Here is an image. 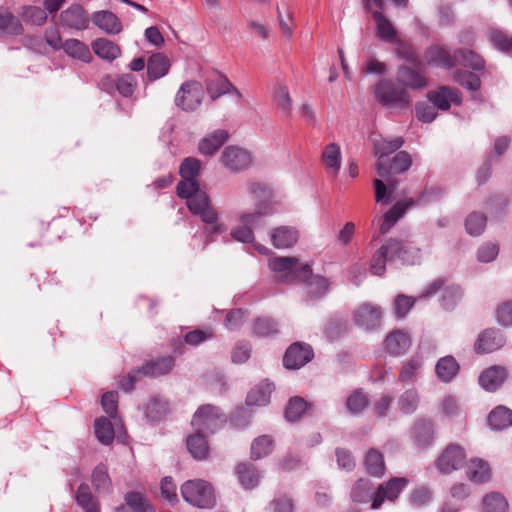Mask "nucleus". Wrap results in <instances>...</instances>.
Here are the masks:
<instances>
[{"instance_id":"1","label":"nucleus","mask_w":512,"mask_h":512,"mask_svg":"<svg viewBox=\"0 0 512 512\" xmlns=\"http://www.w3.org/2000/svg\"><path fill=\"white\" fill-rule=\"evenodd\" d=\"M200 169L201 161L197 158L187 157L182 161L179 167L182 180L177 184V195L186 199L188 209L201 219L209 235H219L224 233L227 227L219 221L218 212L211 204L207 193L200 190L197 180Z\"/></svg>"},{"instance_id":"2","label":"nucleus","mask_w":512,"mask_h":512,"mask_svg":"<svg viewBox=\"0 0 512 512\" xmlns=\"http://www.w3.org/2000/svg\"><path fill=\"white\" fill-rule=\"evenodd\" d=\"M374 96L381 106L389 110H405L411 105V97L406 88L391 79L379 81Z\"/></svg>"},{"instance_id":"3","label":"nucleus","mask_w":512,"mask_h":512,"mask_svg":"<svg viewBox=\"0 0 512 512\" xmlns=\"http://www.w3.org/2000/svg\"><path fill=\"white\" fill-rule=\"evenodd\" d=\"M268 265L277 274L278 280L285 283L300 282L311 275L310 265L300 264L296 257H273L268 260Z\"/></svg>"},{"instance_id":"4","label":"nucleus","mask_w":512,"mask_h":512,"mask_svg":"<svg viewBox=\"0 0 512 512\" xmlns=\"http://www.w3.org/2000/svg\"><path fill=\"white\" fill-rule=\"evenodd\" d=\"M402 56L407 62L413 64L416 69L402 65L397 70V83L412 90H423L428 87L429 82L421 71L422 64L418 61L414 51L410 47H403Z\"/></svg>"},{"instance_id":"5","label":"nucleus","mask_w":512,"mask_h":512,"mask_svg":"<svg viewBox=\"0 0 512 512\" xmlns=\"http://www.w3.org/2000/svg\"><path fill=\"white\" fill-rule=\"evenodd\" d=\"M181 495L186 502L198 508L209 509L216 503L212 485L202 479L186 481L181 486Z\"/></svg>"},{"instance_id":"6","label":"nucleus","mask_w":512,"mask_h":512,"mask_svg":"<svg viewBox=\"0 0 512 512\" xmlns=\"http://www.w3.org/2000/svg\"><path fill=\"white\" fill-rule=\"evenodd\" d=\"M226 421V415L218 407L206 404L196 410L191 424L196 431L213 434L223 427Z\"/></svg>"},{"instance_id":"7","label":"nucleus","mask_w":512,"mask_h":512,"mask_svg":"<svg viewBox=\"0 0 512 512\" xmlns=\"http://www.w3.org/2000/svg\"><path fill=\"white\" fill-rule=\"evenodd\" d=\"M404 144L402 137L394 138H381L374 141V153L378 157L376 168L380 177H387L390 175V168L388 167V156Z\"/></svg>"},{"instance_id":"8","label":"nucleus","mask_w":512,"mask_h":512,"mask_svg":"<svg viewBox=\"0 0 512 512\" xmlns=\"http://www.w3.org/2000/svg\"><path fill=\"white\" fill-rule=\"evenodd\" d=\"M204 90L197 81L183 83L176 94L175 104L182 110L190 112L196 110L202 103Z\"/></svg>"},{"instance_id":"9","label":"nucleus","mask_w":512,"mask_h":512,"mask_svg":"<svg viewBox=\"0 0 512 512\" xmlns=\"http://www.w3.org/2000/svg\"><path fill=\"white\" fill-rule=\"evenodd\" d=\"M439 292H441V306L445 310H452L462 297V291L459 286L447 285L443 279H438L431 283L421 297L433 296Z\"/></svg>"},{"instance_id":"10","label":"nucleus","mask_w":512,"mask_h":512,"mask_svg":"<svg viewBox=\"0 0 512 512\" xmlns=\"http://www.w3.org/2000/svg\"><path fill=\"white\" fill-rule=\"evenodd\" d=\"M465 458L463 447L458 444H450L439 455L435 465L441 473L450 474L463 466Z\"/></svg>"},{"instance_id":"11","label":"nucleus","mask_w":512,"mask_h":512,"mask_svg":"<svg viewBox=\"0 0 512 512\" xmlns=\"http://www.w3.org/2000/svg\"><path fill=\"white\" fill-rule=\"evenodd\" d=\"M313 357L311 347L304 343H294L285 352L284 366L288 369H299L308 363Z\"/></svg>"},{"instance_id":"12","label":"nucleus","mask_w":512,"mask_h":512,"mask_svg":"<svg viewBox=\"0 0 512 512\" xmlns=\"http://www.w3.org/2000/svg\"><path fill=\"white\" fill-rule=\"evenodd\" d=\"M408 480L406 478H393L388 482L379 485L376 489V495L373 503L371 504L372 509H379L385 500L394 501L397 499L400 492L407 485Z\"/></svg>"},{"instance_id":"13","label":"nucleus","mask_w":512,"mask_h":512,"mask_svg":"<svg viewBox=\"0 0 512 512\" xmlns=\"http://www.w3.org/2000/svg\"><path fill=\"white\" fill-rule=\"evenodd\" d=\"M381 317L380 307L369 303L360 305L354 312L355 323L366 330H373L379 327Z\"/></svg>"},{"instance_id":"14","label":"nucleus","mask_w":512,"mask_h":512,"mask_svg":"<svg viewBox=\"0 0 512 512\" xmlns=\"http://www.w3.org/2000/svg\"><path fill=\"white\" fill-rule=\"evenodd\" d=\"M59 21L61 26L75 30H84L89 24L87 13L79 4H73L62 11Z\"/></svg>"},{"instance_id":"15","label":"nucleus","mask_w":512,"mask_h":512,"mask_svg":"<svg viewBox=\"0 0 512 512\" xmlns=\"http://www.w3.org/2000/svg\"><path fill=\"white\" fill-rule=\"evenodd\" d=\"M221 161L223 165L231 171H241L249 167L251 156L246 150L229 146L222 153Z\"/></svg>"},{"instance_id":"16","label":"nucleus","mask_w":512,"mask_h":512,"mask_svg":"<svg viewBox=\"0 0 512 512\" xmlns=\"http://www.w3.org/2000/svg\"><path fill=\"white\" fill-rule=\"evenodd\" d=\"M427 64L435 67L450 69L455 66V54L451 55L449 49L441 45L430 46L424 54Z\"/></svg>"},{"instance_id":"17","label":"nucleus","mask_w":512,"mask_h":512,"mask_svg":"<svg viewBox=\"0 0 512 512\" xmlns=\"http://www.w3.org/2000/svg\"><path fill=\"white\" fill-rule=\"evenodd\" d=\"M398 244L396 249H389L393 260H399L403 264L414 265L419 263L421 251L410 241H401L393 238Z\"/></svg>"},{"instance_id":"18","label":"nucleus","mask_w":512,"mask_h":512,"mask_svg":"<svg viewBox=\"0 0 512 512\" xmlns=\"http://www.w3.org/2000/svg\"><path fill=\"white\" fill-rule=\"evenodd\" d=\"M505 344V338L499 330L487 329L483 331L475 344L477 353H490Z\"/></svg>"},{"instance_id":"19","label":"nucleus","mask_w":512,"mask_h":512,"mask_svg":"<svg viewBox=\"0 0 512 512\" xmlns=\"http://www.w3.org/2000/svg\"><path fill=\"white\" fill-rule=\"evenodd\" d=\"M467 478L476 484L486 483L492 478L489 463L481 458H472L466 465Z\"/></svg>"},{"instance_id":"20","label":"nucleus","mask_w":512,"mask_h":512,"mask_svg":"<svg viewBox=\"0 0 512 512\" xmlns=\"http://www.w3.org/2000/svg\"><path fill=\"white\" fill-rule=\"evenodd\" d=\"M415 201L410 198L405 201L396 202L383 216L379 231L381 234H386L403 217L406 210L414 206Z\"/></svg>"},{"instance_id":"21","label":"nucleus","mask_w":512,"mask_h":512,"mask_svg":"<svg viewBox=\"0 0 512 512\" xmlns=\"http://www.w3.org/2000/svg\"><path fill=\"white\" fill-rule=\"evenodd\" d=\"M412 437L417 447L421 449L429 447L435 439L433 423L425 419L417 420L412 429Z\"/></svg>"},{"instance_id":"22","label":"nucleus","mask_w":512,"mask_h":512,"mask_svg":"<svg viewBox=\"0 0 512 512\" xmlns=\"http://www.w3.org/2000/svg\"><path fill=\"white\" fill-rule=\"evenodd\" d=\"M91 21L107 34L115 35L122 31V24L118 17L108 10L94 12Z\"/></svg>"},{"instance_id":"23","label":"nucleus","mask_w":512,"mask_h":512,"mask_svg":"<svg viewBox=\"0 0 512 512\" xmlns=\"http://www.w3.org/2000/svg\"><path fill=\"white\" fill-rule=\"evenodd\" d=\"M506 376L504 368L492 366L480 374L479 384L486 391L494 392L504 383Z\"/></svg>"},{"instance_id":"24","label":"nucleus","mask_w":512,"mask_h":512,"mask_svg":"<svg viewBox=\"0 0 512 512\" xmlns=\"http://www.w3.org/2000/svg\"><path fill=\"white\" fill-rule=\"evenodd\" d=\"M411 346V339L407 332L395 330L385 338L386 350L395 356L406 353Z\"/></svg>"},{"instance_id":"25","label":"nucleus","mask_w":512,"mask_h":512,"mask_svg":"<svg viewBox=\"0 0 512 512\" xmlns=\"http://www.w3.org/2000/svg\"><path fill=\"white\" fill-rule=\"evenodd\" d=\"M174 365V358L172 356H165L145 363L141 368L137 369V373H141L142 376L159 377L169 373Z\"/></svg>"},{"instance_id":"26","label":"nucleus","mask_w":512,"mask_h":512,"mask_svg":"<svg viewBox=\"0 0 512 512\" xmlns=\"http://www.w3.org/2000/svg\"><path fill=\"white\" fill-rule=\"evenodd\" d=\"M428 99L435 107L442 110H448L451 102H460L459 91L448 86H442L437 91H430Z\"/></svg>"},{"instance_id":"27","label":"nucleus","mask_w":512,"mask_h":512,"mask_svg":"<svg viewBox=\"0 0 512 512\" xmlns=\"http://www.w3.org/2000/svg\"><path fill=\"white\" fill-rule=\"evenodd\" d=\"M398 244L393 238H390L383 244L378 251L374 254L370 270L373 274L381 276L385 272L386 261H394L389 249H396Z\"/></svg>"},{"instance_id":"28","label":"nucleus","mask_w":512,"mask_h":512,"mask_svg":"<svg viewBox=\"0 0 512 512\" xmlns=\"http://www.w3.org/2000/svg\"><path fill=\"white\" fill-rule=\"evenodd\" d=\"M298 238V231L290 226H280L271 232L272 244L277 249H285L294 246Z\"/></svg>"},{"instance_id":"29","label":"nucleus","mask_w":512,"mask_h":512,"mask_svg":"<svg viewBox=\"0 0 512 512\" xmlns=\"http://www.w3.org/2000/svg\"><path fill=\"white\" fill-rule=\"evenodd\" d=\"M227 139L228 132L226 130H215L200 141L199 152L203 155H214Z\"/></svg>"},{"instance_id":"30","label":"nucleus","mask_w":512,"mask_h":512,"mask_svg":"<svg viewBox=\"0 0 512 512\" xmlns=\"http://www.w3.org/2000/svg\"><path fill=\"white\" fill-rule=\"evenodd\" d=\"M376 490L373 483L368 479L357 480L351 489V499L354 503H368L374 501Z\"/></svg>"},{"instance_id":"31","label":"nucleus","mask_w":512,"mask_h":512,"mask_svg":"<svg viewBox=\"0 0 512 512\" xmlns=\"http://www.w3.org/2000/svg\"><path fill=\"white\" fill-rule=\"evenodd\" d=\"M372 17L376 24V36L385 42L395 43L397 41V30L391 21L380 11H374Z\"/></svg>"},{"instance_id":"32","label":"nucleus","mask_w":512,"mask_h":512,"mask_svg":"<svg viewBox=\"0 0 512 512\" xmlns=\"http://www.w3.org/2000/svg\"><path fill=\"white\" fill-rule=\"evenodd\" d=\"M170 68L169 59L161 54L155 53L151 55L147 61V77L149 81H155L164 77Z\"/></svg>"},{"instance_id":"33","label":"nucleus","mask_w":512,"mask_h":512,"mask_svg":"<svg viewBox=\"0 0 512 512\" xmlns=\"http://www.w3.org/2000/svg\"><path fill=\"white\" fill-rule=\"evenodd\" d=\"M94 53L106 61L112 62L121 55L120 47L106 38H97L92 42Z\"/></svg>"},{"instance_id":"34","label":"nucleus","mask_w":512,"mask_h":512,"mask_svg":"<svg viewBox=\"0 0 512 512\" xmlns=\"http://www.w3.org/2000/svg\"><path fill=\"white\" fill-rule=\"evenodd\" d=\"M274 389L272 383L263 381L259 385L255 386L248 393L246 398V404L248 406H265L270 402V396Z\"/></svg>"},{"instance_id":"35","label":"nucleus","mask_w":512,"mask_h":512,"mask_svg":"<svg viewBox=\"0 0 512 512\" xmlns=\"http://www.w3.org/2000/svg\"><path fill=\"white\" fill-rule=\"evenodd\" d=\"M91 483L95 492L99 494H109L113 491L112 481L108 474V469L102 463L93 469L91 475Z\"/></svg>"},{"instance_id":"36","label":"nucleus","mask_w":512,"mask_h":512,"mask_svg":"<svg viewBox=\"0 0 512 512\" xmlns=\"http://www.w3.org/2000/svg\"><path fill=\"white\" fill-rule=\"evenodd\" d=\"M75 500L77 505L81 507L84 512H100V503L92 494L89 485L86 483L79 485Z\"/></svg>"},{"instance_id":"37","label":"nucleus","mask_w":512,"mask_h":512,"mask_svg":"<svg viewBox=\"0 0 512 512\" xmlns=\"http://www.w3.org/2000/svg\"><path fill=\"white\" fill-rule=\"evenodd\" d=\"M186 445L189 453L197 460L206 459L209 453V446L205 434L196 431L187 437Z\"/></svg>"},{"instance_id":"38","label":"nucleus","mask_w":512,"mask_h":512,"mask_svg":"<svg viewBox=\"0 0 512 512\" xmlns=\"http://www.w3.org/2000/svg\"><path fill=\"white\" fill-rule=\"evenodd\" d=\"M239 481L246 490L255 488L260 482V473L251 463H241L236 468Z\"/></svg>"},{"instance_id":"39","label":"nucleus","mask_w":512,"mask_h":512,"mask_svg":"<svg viewBox=\"0 0 512 512\" xmlns=\"http://www.w3.org/2000/svg\"><path fill=\"white\" fill-rule=\"evenodd\" d=\"M488 423L494 430H504L512 425V410L499 405L488 415Z\"/></svg>"},{"instance_id":"40","label":"nucleus","mask_w":512,"mask_h":512,"mask_svg":"<svg viewBox=\"0 0 512 512\" xmlns=\"http://www.w3.org/2000/svg\"><path fill=\"white\" fill-rule=\"evenodd\" d=\"M459 364L452 356L440 358L435 366V372L438 378L443 382H450L459 371Z\"/></svg>"},{"instance_id":"41","label":"nucleus","mask_w":512,"mask_h":512,"mask_svg":"<svg viewBox=\"0 0 512 512\" xmlns=\"http://www.w3.org/2000/svg\"><path fill=\"white\" fill-rule=\"evenodd\" d=\"M273 213L272 207L269 203L260 202L257 208L252 213H244L240 216V222L243 225L253 227L262 225L264 218Z\"/></svg>"},{"instance_id":"42","label":"nucleus","mask_w":512,"mask_h":512,"mask_svg":"<svg viewBox=\"0 0 512 512\" xmlns=\"http://www.w3.org/2000/svg\"><path fill=\"white\" fill-rule=\"evenodd\" d=\"M469 67L473 70H481L484 68V59L471 49H459L455 51V63Z\"/></svg>"},{"instance_id":"43","label":"nucleus","mask_w":512,"mask_h":512,"mask_svg":"<svg viewBox=\"0 0 512 512\" xmlns=\"http://www.w3.org/2000/svg\"><path fill=\"white\" fill-rule=\"evenodd\" d=\"M306 283V293L310 299H317L324 296L329 288L328 280L322 276H313L312 274L306 280H300Z\"/></svg>"},{"instance_id":"44","label":"nucleus","mask_w":512,"mask_h":512,"mask_svg":"<svg viewBox=\"0 0 512 512\" xmlns=\"http://www.w3.org/2000/svg\"><path fill=\"white\" fill-rule=\"evenodd\" d=\"M63 49L69 56L83 62L88 63L92 59V54L88 46L77 39H69L65 41Z\"/></svg>"},{"instance_id":"45","label":"nucleus","mask_w":512,"mask_h":512,"mask_svg":"<svg viewBox=\"0 0 512 512\" xmlns=\"http://www.w3.org/2000/svg\"><path fill=\"white\" fill-rule=\"evenodd\" d=\"M364 464L369 474L377 477H380L384 474V458L380 451L371 448L365 456Z\"/></svg>"},{"instance_id":"46","label":"nucleus","mask_w":512,"mask_h":512,"mask_svg":"<svg viewBox=\"0 0 512 512\" xmlns=\"http://www.w3.org/2000/svg\"><path fill=\"white\" fill-rule=\"evenodd\" d=\"M0 33L5 35L22 33V25L18 18L6 10H0Z\"/></svg>"},{"instance_id":"47","label":"nucleus","mask_w":512,"mask_h":512,"mask_svg":"<svg viewBox=\"0 0 512 512\" xmlns=\"http://www.w3.org/2000/svg\"><path fill=\"white\" fill-rule=\"evenodd\" d=\"M274 447L273 439L268 435L256 438L251 444V457L254 460L269 455Z\"/></svg>"},{"instance_id":"48","label":"nucleus","mask_w":512,"mask_h":512,"mask_svg":"<svg viewBox=\"0 0 512 512\" xmlns=\"http://www.w3.org/2000/svg\"><path fill=\"white\" fill-rule=\"evenodd\" d=\"M94 429L95 435L101 443L108 445L114 440V429L108 418L100 417L96 419Z\"/></svg>"},{"instance_id":"49","label":"nucleus","mask_w":512,"mask_h":512,"mask_svg":"<svg viewBox=\"0 0 512 512\" xmlns=\"http://www.w3.org/2000/svg\"><path fill=\"white\" fill-rule=\"evenodd\" d=\"M230 87H232V84L223 76H217L215 79H210L206 82V89L212 100L229 93Z\"/></svg>"},{"instance_id":"50","label":"nucleus","mask_w":512,"mask_h":512,"mask_svg":"<svg viewBox=\"0 0 512 512\" xmlns=\"http://www.w3.org/2000/svg\"><path fill=\"white\" fill-rule=\"evenodd\" d=\"M323 161L327 168L331 169L334 174L338 172L341 166L340 147L336 143H331L323 151Z\"/></svg>"},{"instance_id":"51","label":"nucleus","mask_w":512,"mask_h":512,"mask_svg":"<svg viewBox=\"0 0 512 512\" xmlns=\"http://www.w3.org/2000/svg\"><path fill=\"white\" fill-rule=\"evenodd\" d=\"M308 408L307 402L301 397H293L289 400L285 410V417L290 422L301 419Z\"/></svg>"},{"instance_id":"52","label":"nucleus","mask_w":512,"mask_h":512,"mask_svg":"<svg viewBox=\"0 0 512 512\" xmlns=\"http://www.w3.org/2000/svg\"><path fill=\"white\" fill-rule=\"evenodd\" d=\"M485 512H507L508 502L498 492H491L483 498Z\"/></svg>"},{"instance_id":"53","label":"nucleus","mask_w":512,"mask_h":512,"mask_svg":"<svg viewBox=\"0 0 512 512\" xmlns=\"http://www.w3.org/2000/svg\"><path fill=\"white\" fill-rule=\"evenodd\" d=\"M419 403V395L415 389L406 390L398 399V408L404 414H412Z\"/></svg>"},{"instance_id":"54","label":"nucleus","mask_w":512,"mask_h":512,"mask_svg":"<svg viewBox=\"0 0 512 512\" xmlns=\"http://www.w3.org/2000/svg\"><path fill=\"white\" fill-rule=\"evenodd\" d=\"M486 216L483 213L472 212L465 220V229L472 236L480 235L486 227Z\"/></svg>"},{"instance_id":"55","label":"nucleus","mask_w":512,"mask_h":512,"mask_svg":"<svg viewBox=\"0 0 512 512\" xmlns=\"http://www.w3.org/2000/svg\"><path fill=\"white\" fill-rule=\"evenodd\" d=\"M168 412L167 401L160 398H152L147 404L145 414L153 421L162 419Z\"/></svg>"},{"instance_id":"56","label":"nucleus","mask_w":512,"mask_h":512,"mask_svg":"<svg viewBox=\"0 0 512 512\" xmlns=\"http://www.w3.org/2000/svg\"><path fill=\"white\" fill-rule=\"evenodd\" d=\"M126 505L133 512H153L146 498L139 492H129L125 496Z\"/></svg>"},{"instance_id":"57","label":"nucleus","mask_w":512,"mask_h":512,"mask_svg":"<svg viewBox=\"0 0 512 512\" xmlns=\"http://www.w3.org/2000/svg\"><path fill=\"white\" fill-rule=\"evenodd\" d=\"M253 331L261 337H269L278 332L277 323L269 317H260L255 320Z\"/></svg>"},{"instance_id":"58","label":"nucleus","mask_w":512,"mask_h":512,"mask_svg":"<svg viewBox=\"0 0 512 512\" xmlns=\"http://www.w3.org/2000/svg\"><path fill=\"white\" fill-rule=\"evenodd\" d=\"M454 80L470 91H477L481 86L480 78L476 74L467 71H456Z\"/></svg>"},{"instance_id":"59","label":"nucleus","mask_w":512,"mask_h":512,"mask_svg":"<svg viewBox=\"0 0 512 512\" xmlns=\"http://www.w3.org/2000/svg\"><path fill=\"white\" fill-rule=\"evenodd\" d=\"M368 405V397L360 390L354 391L346 401V407L352 414L362 412Z\"/></svg>"},{"instance_id":"60","label":"nucleus","mask_w":512,"mask_h":512,"mask_svg":"<svg viewBox=\"0 0 512 512\" xmlns=\"http://www.w3.org/2000/svg\"><path fill=\"white\" fill-rule=\"evenodd\" d=\"M412 165V159L408 152L400 151L398 152L393 161L390 163L388 161V167L390 168V173H403L407 171Z\"/></svg>"},{"instance_id":"61","label":"nucleus","mask_w":512,"mask_h":512,"mask_svg":"<svg viewBox=\"0 0 512 512\" xmlns=\"http://www.w3.org/2000/svg\"><path fill=\"white\" fill-rule=\"evenodd\" d=\"M415 304V298L399 294L394 301V313L397 318L401 319L406 317L411 308Z\"/></svg>"},{"instance_id":"62","label":"nucleus","mask_w":512,"mask_h":512,"mask_svg":"<svg viewBox=\"0 0 512 512\" xmlns=\"http://www.w3.org/2000/svg\"><path fill=\"white\" fill-rule=\"evenodd\" d=\"M137 80L132 74H124L118 78L116 87L123 97H130L135 91Z\"/></svg>"},{"instance_id":"63","label":"nucleus","mask_w":512,"mask_h":512,"mask_svg":"<svg viewBox=\"0 0 512 512\" xmlns=\"http://www.w3.org/2000/svg\"><path fill=\"white\" fill-rule=\"evenodd\" d=\"M23 20L32 25H42L47 20V14L45 9L40 7L30 6L27 7L23 12Z\"/></svg>"},{"instance_id":"64","label":"nucleus","mask_w":512,"mask_h":512,"mask_svg":"<svg viewBox=\"0 0 512 512\" xmlns=\"http://www.w3.org/2000/svg\"><path fill=\"white\" fill-rule=\"evenodd\" d=\"M422 363L418 359H410L401 369L399 380L402 382H410L415 379L417 371L421 368Z\"/></svg>"}]
</instances>
